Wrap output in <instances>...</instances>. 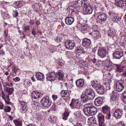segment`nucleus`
<instances>
[{"instance_id": "nucleus-1", "label": "nucleus", "mask_w": 126, "mask_h": 126, "mask_svg": "<svg viewBox=\"0 0 126 126\" xmlns=\"http://www.w3.org/2000/svg\"><path fill=\"white\" fill-rule=\"evenodd\" d=\"M63 74L60 71H59L55 74L53 72L49 73L47 75V79L51 81H53L57 78L59 80H63Z\"/></svg>"}, {"instance_id": "nucleus-2", "label": "nucleus", "mask_w": 126, "mask_h": 126, "mask_svg": "<svg viewBox=\"0 0 126 126\" xmlns=\"http://www.w3.org/2000/svg\"><path fill=\"white\" fill-rule=\"evenodd\" d=\"M98 51V55L101 58L105 57L108 54V52L105 47H100Z\"/></svg>"}, {"instance_id": "nucleus-3", "label": "nucleus", "mask_w": 126, "mask_h": 126, "mask_svg": "<svg viewBox=\"0 0 126 126\" xmlns=\"http://www.w3.org/2000/svg\"><path fill=\"white\" fill-rule=\"evenodd\" d=\"M101 109L102 112L103 114H106L107 115L105 117V118L108 120L110 119L111 116L110 107L108 105H106L103 106Z\"/></svg>"}, {"instance_id": "nucleus-4", "label": "nucleus", "mask_w": 126, "mask_h": 126, "mask_svg": "<svg viewBox=\"0 0 126 126\" xmlns=\"http://www.w3.org/2000/svg\"><path fill=\"white\" fill-rule=\"evenodd\" d=\"M82 105L80 102L79 101L78 99L75 98L72 99L71 103L70 105L71 108H76L78 109H80Z\"/></svg>"}, {"instance_id": "nucleus-5", "label": "nucleus", "mask_w": 126, "mask_h": 126, "mask_svg": "<svg viewBox=\"0 0 126 126\" xmlns=\"http://www.w3.org/2000/svg\"><path fill=\"white\" fill-rule=\"evenodd\" d=\"M40 103L43 106L48 107L51 105L52 101L48 97H44L41 100Z\"/></svg>"}, {"instance_id": "nucleus-6", "label": "nucleus", "mask_w": 126, "mask_h": 126, "mask_svg": "<svg viewBox=\"0 0 126 126\" xmlns=\"http://www.w3.org/2000/svg\"><path fill=\"white\" fill-rule=\"evenodd\" d=\"M85 94L86 96L90 100H93L95 96L94 91L91 89H87L85 91Z\"/></svg>"}, {"instance_id": "nucleus-7", "label": "nucleus", "mask_w": 126, "mask_h": 126, "mask_svg": "<svg viewBox=\"0 0 126 126\" xmlns=\"http://www.w3.org/2000/svg\"><path fill=\"white\" fill-rule=\"evenodd\" d=\"M124 82L122 80L116 82L115 84V87L117 91L120 92L124 88Z\"/></svg>"}, {"instance_id": "nucleus-8", "label": "nucleus", "mask_w": 126, "mask_h": 126, "mask_svg": "<svg viewBox=\"0 0 126 126\" xmlns=\"http://www.w3.org/2000/svg\"><path fill=\"white\" fill-rule=\"evenodd\" d=\"M18 107L20 109V111L22 113L25 112L28 108L27 103L23 101H19Z\"/></svg>"}, {"instance_id": "nucleus-9", "label": "nucleus", "mask_w": 126, "mask_h": 126, "mask_svg": "<svg viewBox=\"0 0 126 126\" xmlns=\"http://www.w3.org/2000/svg\"><path fill=\"white\" fill-rule=\"evenodd\" d=\"M119 94L116 92H112L111 94L110 101L111 103H116V101L118 100Z\"/></svg>"}, {"instance_id": "nucleus-10", "label": "nucleus", "mask_w": 126, "mask_h": 126, "mask_svg": "<svg viewBox=\"0 0 126 126\" xmlns=\"http://www.w3.org/2000/svg\"><path fill=\"white\" fill-rule=\"evenodd\" d=\"M123 112L121 109H118L115 110L113 113V116L117 119L121 118L123 115Z\"/></svg>"}, {"instance_id": "nucleus-11", "label": "nucleus", "mask_w": 126, "mask_h": 126, "mask_svg": "<svg viewBox=\"0 0 126 126\" xmlns=\"http://www.w3.org/2000/svg\"><path fill=\"white\" fill-rule=\"evenodd\" d=\"M65 47L69 49H72L74 48L75 46V44L74 41H68L65 43Z\"/></svg>"}, {"instance_id": "nucleus-12", "label": "nucleus", "mask_w": 126, "mask_h": 126, "mask_svg": "<svg viewBox=\"0 0 126 126\" xmlns=\"http://www.w3.org/2000/svg\"><path fill=\"white\" fill-rule=\"evenodd\" d=\"M97 117L99 126H106L104 123V116L101 113H99Z\"/></svg>"}, {"instance_id": "nucleus-13", "label": "nucleus", "mask_w": 126, "mask_h": 126, "mask_svg": "<svg viewBox=\"0 0 126 126\" xmlns=\"http://www.w3.org/2000/svg\"><path fill=\"white\" fill-rule=\"evenodd\" d=\"M89 34L92 35L94 40H100V36L98 31L95 30L92 32L89 33Z\"/></svg>"}, {"instance_id": "nucleus-14", "label": "nucleus", "mask_w": 126, "mask_h": 126, "mask_svg": "<svg viewBox=\"0 0 126 126\" xmlns=\"http://www.w3.org/2000/svg\"><path fill=\"white\" fill-rule=\"evenodd\" d=\"M93 9L91 6L85 5L83 8L84 12L86 14H90L93 12Z\"/></svg>"}, {"instance_id": "nucleus-15", "label": "nucleus", "mask_w": 126, "mask_h": 126, "mask_svg": "<svg viewBox=\"0 0 126 126\" xmlns=\"http://www.w3.org/2000/svg\"><path fill=\"white\" fill-rule=\"evenodd\" d=\"M91 42V41L90 39L87 38H84L83 40L82 45L86 48L90 47Z\"/></svg>"}, {"instance_id": "nucleus-16", "label": "nucleus", "mask_w": 126, "mask_h": 126, "mask_svg": "<svg viewBox=\"0 0 126 126\" xmlns=\"http://www.w3.org/2000/svg\"><path fill=\"white\" fill-rule=\"evenodd\" d=\"M103 99L101 97H99L96 98L95 100V105L97 106H101L103 103Z\"/></svg>"}, {"instance_id": "nucleus-17", "label": "nucleus", "mask_w": 126, "mask_h": 126, "mask_svg": "<svg viewBox=\"0 0 126 126\" xmlns=\"http://www.w3.org/2000/svg\"><path fill=\"white\" fill-rule=\"evenodd\" d=\"M107 18L106 15L105 13H103L98 15L97 19L100 22H103L106 20Z\"/></svg>"}, {"instance_id": "nucleus-18", "label": "nucleus", "mask_w": 126, "mask_h": 126, "mask_svg": "<svg viewBox=\"0 0 126 126\" xmlns=\"http://www.w3.org/2000/svg\"><path fill=\"white\" fill-rule=\"evenodd\" d=\"M113 55L114 58L117 59H120L123 55V52L122 51H115Z\"/></svg>"}, {"instance_id": "nucleus-19", "label": "nucleus", "mask_w": 126, "mask_h": 126, "mask_svg": "<svg viewBox=\"0 0 126 126\" xmlns=\"http://www.w3.org/2000/svg\"><path fill=\"white\" fill-rule=\"evenodd\" d=\"M90 104H86L84 106V108L83 110L84 113L86 115H90Z\"/></svg>"}, {"instance_id": "nucleus-20", "label": "nucleus", "mask_w": 126, "mask_h": 126, "mask_svg": "<svg viewBox=\"0 0 126 126\" xmlns=\"http://www.w3.org/2000/svg\"><path fill=\"white\" fill-rule=\"evenodd\" d=\"M105 67L107 68V70L110 71L112 69V63L110 61L106 60L105 61Z\"/></svg>"}, {"instance_id": "nucleus-21", "label": "nucleus", "mask_w": 126, "mask_h": 126, "mask_svg": "<svg viewBox=\"0 0 126 126\" xmlns=\"http://www.w3.org/2000/svg\"><path fill=\"white\" fill-rule=\"evenodd\" d=\"M76 86L79 88L82 87L84 84V80L83 79H80L76 80Z\"/></svg>"}, {"instance_id": "nucleus-22", "label": "nucleus", "mask_w": 126, "mask_h": 126, "mask_svg": "<svg viewBox=\"0 0 126 126\" xmlns=\"http://www.w3.org/2000/svg\"><path fill=\"white\" fill-rule=\"evenodd\" d=\"M74 19L72 17H67L65 18V22L68 25L72 24L74 21Z\"/></svg>"}, {"instance_id": "nucleus-23", "label": "nucleus", "mask_w": 126, "mask_h": 126, "mask_svg": "<svg viewBox=\"0 0 126 126\" xmlns=\"http://www.w3.org/2000/svg\"><path fill=\"white\" fill-rule=\"evenodd\" d=\"M95 90L97 93L99 94H103L104 91L103 87L101 85H98L96 88Z\"/></svg>"}, {"instance_id": "nucleus-24", "label": "nucleus", "mask_w": 126, "mask_h": 126, "mask_svg": "<svg viewBox=\"0 0 126 126\" xmlns=\"http://www.w3.org/2000/svg\"><path fill=\"white\" fill-rule=\"evenodd\" d=\"M61 95L63 99H66L69 96V94L68 91L67 90H63L61 93Z\"/></svg>"}, {"instance_id": "nucleus-25", "label": "nucleus", "mask_w": 126, "mask_h": 126, "mask_svg": "<svg viewBox=\"0 0 126 126\" xmlns=\"http://www.w3.org/2000/svg\"><path fill=\"white\" fill-rule=\"evenodd\" d=\"M89 107L90 115H94L96 113L97 109L96 108L91 106L90 104Z\"/></svg>"}, {"instance_id": "nucleus-26", "label": "nucleus", "mask_w": 126, "mask_h": 126, "mask_svg": "<svg viewBox=\"0 0 126 126\" xmlns=\"http://www.w3.org/2000/svg\"><path fill=\"white\" fill-rule=\"evenodd\" d=\"M88 123L90 125L93 126L96 123V120L95 118L94 117H92L88 119Z\"/></svg>"}, {"instance_id": "nucleus-27", "label": "nucleus", "mask_w": 126, "mask_h": 126, "mask_svg": "<svg viewBox=\"0 0 126 126\" xmlns=\"http://www.w3.org/2000/svg\"><path fill=\"white\" fill-rule=\"evenodd\" d=\"M35 75L38 80H42L44 77V74L40 72L37 73Z\"/></svg>"}, {"instance_id": "nucleus-28", "label": "nucleus", "mask_w": 126, "mask_h": 126, "mask_svg": "<svg viewBox=\"0 0 126 126\" xmlns=\"http://www.w3.org/2000/svg\"><path fill=\"white\" fill-rule=\"evenodd\" d=\"M40 94L36 91L33 92L31 94L32 97V98L36 99L40 96Z\"/></svg>"}, {"instance_id": "nucleus-29", "label": "nucleus", "mask_w": 126, "mask_h": 126, "mask_svg": "<svg viewBox=\"0 0 126 126\" xmlns=\"http://www.w3.org/2000/svg\"><path fill=\"white\" fill-rule=\"evenodd\" d=\"M81 101L84 103H86L90 100L88 98L86 97L85 94L81 95Z\"/></svg>"}, {"instance_id": "nucleus-30", "label": "nucleus", "mask_w": 126, "mask_h": 126, "mask_svg": "<svg viewBox=\"0 0 126 126\" xmlns=\"http://www.w3.org/2000/svg\"><path fill=\"white\" fill-rule=\"evenodd\" d=\"M6 91L8 95H9L11 94L14 91V89L12 88H10L9 87H6Z\"/></svg>"}, {"instance_id": "nucleus-31", "label": "nucleus", "mask_w": 126, "mask_h": 126, "mask_svg": "<svg viewBox=\"0 0 126 126\" xmlns=\"http://www.w3.org/2000/svg\"><path fill=\"white\" fill-rule=\"evenodd\" d=\"M115 3L116 5L120 7H122L124 5V4L123 2L119 0H115Z\"/></svg>"}, {"instance_id": "nucleus-32", "label": "nucleus", "mask_w": 126, "mask_h": 126, "mask_svg": "<svg viewBox=\"0 0 126 126\" xmlns=\"http://www.w3.org/2000/svg\"><path fill=\"white\" fill-rule=\"evenodd\" d=\"M13 122L16 126H22V121L17 119L13 120Z\"/></svg>"}, {"instance_id": "nucleus-33", "label": "nucleus", "mask_w": 126, "mask_h": 126, "mask_svg": "<svg viewBox=\"0 0 126 126\" xmlns=\"http://www.w3.org/2000/svg\"><path fill=\"white\" fill-rule=\"evenodd\" d=\"M76 49L77 51L78 52L84 54L86 52L85 51V50L83 49L81 47H78Z\"/></svg>"}, {"instance_id": "nucleus-34", "label": "nucleus", "mask_w": 126, "mask_h": 126, "mask_svg": "<svg viewBox=\"0 0 126 126\" xmlns=\"http://www.w3.org/2000/svg\"><path fill=\"white\" fill-rule=\"evenodd\" d=\"M69 114V113L65 112L62 115V117L63 119L65 120H67L68 118V117Z\"/></svg>"}, {"instance_id": "nucleus-35", "label": "nucleus", "mask_w": 126, "mask_h": 126, "mask_svg": "<svg viewBox=\"0 0 126 126\" xmlns=\"http://www.w3.org/2000/svg\"><path fill=\"white\" fill-rule=\"evenodd\" d=\"M116 14H117L112 12H110L109 13V16L113 20Z\"/></svg>"}, {"instance_id": "nucleus-36", "label": "nucleus", "mask_w": 126, "mask_h": 126, "mask_svg": "<svg viewBox=\"0 0 126 126\" xmlns=\"http://www.w3.org/2000/svg\"><path fill=\"white\" fill-rule=\"evenodd\" d=\"M122 100L126 104V91H125L122 93Z\"/></svg>"}, {"instance_id": "nucleus-37", "label": "nucleus", "mask_w": 126, "mask_h": 126, "mask_svg": "<svg viewBox=\"0 0 126 126\" xmlns=\"http://www.w3.org/2000/svg\"><path fill=\"white\" fill-rule=\"evenodd\" d=\"M91 85L94 88L96 89V88L97 87L98 85L97 84V81H92L91 82Z\"/></svg>"}, {"instance_id": "nucleus-38", "label": "nucleus", "mask_w": 126, "mask_h": 126, "mask_svg": "<svg viewBox=\"0 0 126 126\" xmlns=\"http://www.w3.org/2000/svg\"><path fill=\"white\" fill-rule=\"evenodd\" d=\"M84 122L82 121L79 120L78 121L75 126H83Z\"/></svg>"}, {"instance_id": "nucleus-39", "label": "nucleus", "mask_w": 126, "mask_h": 126, "mask_svg": "<svg viewBox=\"0 0 126 126\" xmlns=\"http://www.w3.org/2000/svg\"><path fill=\"white\" fill-rule=\"evenodd\" d=\"M5 101L7 104H10V100L9 99V95H7L6 97L4 99Z\"/></svg>"}, {"instance_id": "nucleus-40", "label": "nucleus", "mask_w": 126, "mask_h": 126, "mask_svg": "<svg viewBox=\"0 0 126 126\" xmlns=\"http://www.w3.org/2000/svg\"><path fill=\"white\" fill-rule=\"evenodd\" d=\"M3 109L5 112H10L11 109L10 107L8 106H5L3 108Z\"/></svg>"}, {"instance_id": "nucleus-41", "label": "nucleus", "mask_w": 126, "mask_h": 126, "mask_svg": "<svg viewBox=\"0 0 126 126\" xmlns=\"http://www.w3.org/2000/svg\"><path fill=\"white\" fill-rule=\"evenodd\" d=\"M18 12L16 10L14 11L13 13V16L14 17H17L18 16Z\"/></svg>"}, {"instance_id": "nucleus-42", "label": "nucleus", "mask_w": 126, "mask_h": 126, "mask_svg": "<svg viewBox=\"0 0 126 126\" xmlns=\"http://www.w3.org/2000/svg\"><path fill=\"white\" fill-rule=\"evenodd\" d=\"M116 70L118 72H121L123 71V69L122 67L117 65Z\"/></svg>"}, {"instance_id": "nucleus-43", "label": "nucleus", "mask_w": 126, "mask_h": 126, "mask_svg": "<svg viewBox=\"0 0 126 126\" xmlns=\"http://www.w3.org/2000/svg\"><path fill=\"white\" fill-rule=\"evenodd\" d=\"M121 19L120 17H119L118 15L117 14L116 16H115L114 18H113V20L116 21L119 20Z\"/></svg>"}, {"instance_id": "nucleus-44", "label": "nucleus", "mask_w": 126, "mask_h": 126, "mask_svg": "<svg viewBox=\"0 0 126 126\" xmlns=\"http://www.w3.org/2000/svg\"><path fill=\"white\" fill-rule=\"evenodd\" d=\"M3 10H1L2 11V14L3 16H4V17H6L8 16V14H7V12H6V11H3Z\"/></svg>"}, {"instance_id": "nucleus-45", "label": "nucleus", "mask_w": 126, "mask_h": 126, "mask_svg": "<svg viewBox=\"0 0 126 126\" xmlns=\"http://www.w3.org/2000/svg\"><path fill=\"white\" fill-rule=\"evenodd\" d=\"M30 27L29 26H25L23 28V30L25 32H26L27 31H29L30 30Z\"/></svg>"}, {"instance_id": "nucleus-46", "label": "nucleus", "mask_w": 126, "mask_h": 126, "mask_svg": "<svg viewBox=\"0 0 126 126\" xmlns=\"http://www.w3.org/2000/svg\"><path fill=\"white\" fill-rule=\"evenodd\" d=\"M116 126H126V125H124V123H122L120 122L118 123L116 125Z\"/></svg>"}, {"instance_id": "nucleus-47", "label": "nucleus", "mask_w": 126, "mask_h": 126, "mask_svg": "<svg viewBox=\"0 0 126 126\" xmlns=\"http://www.w3.org/2000/svg\"><path fill=\"white\" fill-rule=\"evenodd\" d=\"M113 33V31L111 29H109L108 32V36L111 35Z\"/></svg>"}, {"instance_id": "nucleus-48", "label": "nucleus", "mask_w": 126, "mask_h": 126, "mask_svg": "<svg viewBox=\"0 0 126 126\" xmlns=\"http://www.w3.org/2000/svg\"><path fill=\"white\" fill-rule=\"evenodd\" d=\"M80 111H78L75 112L74 113V114L75 115L76 117H78L80 115Z\"/></svg>"}, {"instance_id": "nucleus-49", "label": "nucleus", "mask_w": 126, "mask_h": 126, "mask_svg": "<svg viewBox=\"0 0 126 126\" xmlns=\"http://www.w3.org/2000/svg\"><path fill=\"white\" fill-rule=\"evenodd\" d=\"M87 28L88 27L84 25L81 28V30L82 31H86L87 29Z\"/></svg>"}, {"instance_id": "nucleus-50", "label": "nucleus", "mask_w": 126, "mask_h": 126, "mask_svg": "<svg viewBox=\"0 0 126 126\" xmlns=\"http://www.w3.org/2000/svg\"><path fill=\"white\" fill-rule=\"evenodd\" d=\"M50 119L52 121H54V120L56 121V117L55 116H54L53 115H51L50 116Z\"/></svg>"}, {"instance_id": "nucleus-51", "label": "nucleus", "mask_w": 126, "mask_h": 126, "mask_svg": "<svg viewBox=\"0 0 126 126\" xmlns=\"http://www.w3.org/2000/svg\"><path fill=\"white\" fill-rule=\"evenodd\" d=\"M34 6V7L35 8H36L37 9H40V6L39 4L38 3H35L34 4V5H33Z\"/></svg>"}, {"instance_id": "nucleus-52", "label": "nucleus", "mask_w": 126, "mask_h": 126, "mask_svg": "<svg viewBox=\"0 0 126 126\" xmlns=\"http://www.w3.org/2000/svg\"><path fill=\"white\" fill-rule=\"evenodd\" d=\"M53 99L54 100H56L58 98V96L55 94H53L52 95Z\"/></svg>"}, {"instance_id": "nucleus-53", "label": "nucleus", "mask_w": 126, "mask_h": 126, "mask_svg": "<svg viewBox=\"0 0 126 126\" xmlns=\"http://www.w3.org/2000/svg\"><path fill=\"white\" fill-rule=\"evenodd\" d=\"M90 47H88L87 48V49H86V50H85V51L86 52L85 53H90L91 52V51H90Z\"/></svg>"}, {"instance_id": "nucleus-54", "label": "nucleus", "mask_w": 126, "mask_h": 126, "mask_svg": "<svg viewBox=\"0 0 126 126\" xmlns=\"http://www.w3.org/2000/svg\"><path fill=\"white\" fill-rule=\"evenodd\" d=\"M105 80L106 81H108V82H107L106 83H107V85H109L110 84V83L111 82V80L110 79H109L108 78H105Z\"/></svg>"}, {"instance_id": "nucleus-55", "label": "nucleus", "mask_w": 126, "mask_h": 126, "mask_svg": "<svg viewBox=\"0 0 126 126\" xmlns=\"http://www.w3.org/2000/svg\"><path fill=\"white\" fill-rule=\"evenodd\" d=\"M13 80L15 82H17L20 81V79L18 77H16L15 78H13Z\"/></svg>"}, {"instance_id": "nucleus-56", "label": "nucleus", "mask_w": 126, "mask_h": 126, "mask_svg": "<svg viewBox=\"0 0 126 126\" xmlns=\"http://www.w3.org/2000/svg\"><path fill=\"white\" fill-rule=\"evenodd\" d=\"M2 95H1V97L3 99H4L5 98V95L4 93L3 92V91L2 90Z\"/></svg>"}, {"instance_id": "nucleus-57", "label": "nucleus", "mask_w": 126, "mask_h": 126, "mask_svg": "<svg viewBox=\"0 0 126 126\" xmlns=\"http://www.w3.org/2000/svg\"><path fill=\"white\" fill-rule=\"evenodd\" d=\"M4 105L0 101V109H3Z\"/></svg>"}, {"instance_id": "nucleus-58", "label": "nucleus", "mask_w": 126, "mask_h": 126, "mask_svg": "<svg viewBox=\"0 0 126 126\" xmlns=\"http://www.w3.org/2000/svg\"><path fill=\"white\" fill-rule=\"evenodd\" d=\"M36 32L35 30L34 29L32 31V34L34 35V36H35L36 34Z\"/></svg>"}, {"instance_id": "nucleus-59", "label": "nucleus", "mask_w": 126, "mask_h": 126, "mask_svg": "<svg viewBox=\"0 0 126 126\" xmlns=\"http://www.w3.org/2000/svg\"><path fill=\"white\" fill-rule=\"evenodd\" d=\"M58 64L60 65L63 66L64 65V63H63L62 62V60H60L58 62Z\"/></svg>"}, {"instance_id": "nucleus-60", "label": "nucleus", "mask_w": 126, "mask_h": 126, "mask_svg": "<svg viewBox=\"0 0 126 126\" xmlns=\"http://www.w3.org/2000/svg\"><path fill=\"white\" fill-rule=\"evenodd\" d=\"M14 72L16 73L18 70V69L17 68L16 66H14Z\"/></svg>"}, {"instance_id": "nucleus-61", "label": "nucleus", "mask_w": 126, "mask_h": 126, "mask_svg": "<svg viewBox=\"0 0 126 126\" xmlns=\"http://www.w3.org/2000/svg\"><path fill=\"white\" fill-rule=\"evenodd\" d=\"M27 85L30 86L32 85L31 81L30 80H28L27 82Z\"/></svg>"}, {"instance_id": "nucleus-62", "label": "nucleus", "mask_w": 126, "mask_h": 126, "mask_svg": "<svg viewBox=\"0 0 126 126\" xmlns=\"http://www.w3.org/2000/svg\"><path fill=\"white\" fill-rule=\"evenodd\" d=\"M99 7H97L96 8V10L95 11V14H98L99 13H100V12H98L97 11V10L98 9H99Z\"/></svg>"}, {"instance_id": "nucleus-63", "label": "nucleus", "mask_w": 126, "mask_h": 126, "mask_svg": "<svg viewBox=\"0 0 126 126\" xmlns=\"http://www.w3.org/2000/svg\"><path fill=\"white\" fill-rule=\"evenodd\" d=\"M4 54V52L3 50H1L0 51V54L3 55Z\"/></svg>"}, {"instance_id": "nucleus-64", "label": "nucleus", "mask_w": 126, "mask_h": 126, "mask_svg": "<svg viewBox=\"0 0 126 126\" xmlns=\"http://www.w3.org/2000/svg\"><path fill=\"white\" fill-rule=\"evenodd\" d=\"M122 74L124 76L126 77V70L125 71H124L123 72V73Z\"/></svg>"}]
</instances>
